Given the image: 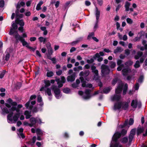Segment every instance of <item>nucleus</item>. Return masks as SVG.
I'll return each mask as SVG.
<instances>
[{"mask_svg": "<svg viewBox=\"0 0 147 147\" xmlns=\"http://www.w3.org/2000/svg\"><path fill=\"white\" fill-rule=\"evenodd\" d=\"M48 50L49 54H52V53L53 50L52 48L48 49Z\"/></svg>", "mask_w": 147, "mask_h": 147, "instance_id": "nucleus-61", "label": "nucleus"}, {"mask_svg": "<svg viewBox=\"0 0 147 147\" xmlns=\"http://www.w3.org/2000/svg\"><path fill=\"white\" fill-rule=\"evenodd\" d=\"M101 72L103 75L109 74L110 73V69L108 66L107 65L102 64L101 66Z\"/></svg>", "mask_w": 147, "mask_h": 147, "instance_id": "nucleus-11", "label": "nucleus"}, {"mask_svg": "<svg viewBox=\"0 0 147 147\" xmlns=\"http://www.w3.org/2000/svg\"><path fill=\"white\" fill-rule=\"evenodd\" d=\"M94 35V33L93 32H92L90 33L88 35L87 37V39L88 40L90 39L91 37Z\"/></svg>", "mask_w": 147, "mask_h": 147, "instance_id": "nucleus-44", "label": "nucleus"}, {"mask_svg": "<svg viewBox=\"0 0 147 147\" xmlns=\"http://www.w3.org/2000/svg\"><path fill=\"white\" fill-rule=\"evenodd\" d=\"M125 54L127 55H128L130 54V51L128 49L125 50Z\"/></svg>", "mask_w": 147, "mask_h": 147, "instance_id": "nucleus-57", "label": "nucleus"}, {"mask_svg": "<svg viewBox=\"0 0 147 147\" xmlns=\"http://www.w3.org/2000/svg\"><path fill=\"white\" fill-rule=\"evenodd\" d=\"M49 59L52 61L53 63H56V59L55 58H52Z\"/></svg>", "mask_w": 147, "mask_h": 147, "instance_id": "nucleus-60", "label": "nucleus"}, {"mask_svg": "<svg viewBox=\"0 0 147 147\" xmlns=\"http://www.w3.org/2000/svg\"><path fill=\"white\" fill-rule=\"evenodd\" d=\"M135 132L136 130L135 129H132L131 130L130 134L129 136V143L131 142L135 134Z\"/></svg>", "mask_w": 147, "mask_h": 147, "instance_id": "nucleus-19", "label": "nucleus"}, {"mask_svg": "<svg viewBox=\"0 0 147 147\" xmlns=\"http://www.w3.org/2000/svg\"><path fill=\"white\" fill-rule=\"evenodd\" d=\"M140 66V65L139 61L138 60L137 61L134 65V67L135 68H137L139 67Z\"/></svg>", "mask_w": 147, "mask_h": 147, "instance_id": "nucleus-41", "label": "nucleus"}, {"mask_svg": "<svg viewBox=\"0 0 147 147\" xmlns=\"http://www.w3.org/2000/svg\"><path fill=\"white\" fill-rule=\"evenodd\" d=\"M14 37L16 40H19L22 43L23 46H25L26 47L29 49H31L32 48L30 46L29 44L25 41L24 39L21 36L18 34L16 32L14 34Z\"/></svg>", "mask_w": 147, "mask_h": 147, "instance_id": "nucleus-7", "label": "nucleus"}, {"mask_svg": "<svg viewBox=\"0 0 147 147\" xmlns=\"http://www.w3.org/2000/svg\"><path fill=\"white\" fill-rule=\"evenodd\" d=\"M30 127L34 126L37 122L39 123L40 124H41L42 123H44V122H42L40 118L38 117L36 118L32 117L30 118Z\"/></svg>", "mask_w": 147, "mask_h": 147, "instance_id": "nucleus-10", "label": "nucleus"}, {"mask_svg": "<svg viewBox=\"0 0 147 147\" xmlns=\"http://www.w3.org/2000/svg\"><path fill=\"white\" fill-rule=\"evenodd\" d=\"M62 73V71L61 70H59L58 71H56V73L57 75L58 76L61 75Z\"/></svg>", "mask_w": 147, "mask_h": 147, "instance_id": "nucleus-53", "label": "nucleus"}, {"mask_svg": "<svg viewBox=\"0 0 147 147\" xmlns=\"http://www.w3.org/2000/svg\"><path fill=\"white\" fill-rule=\"evenodd\" d=\"M55 81L57 82V84L58 85V88H59L63 86V84L65 82V79L64 77L62 76L61 78V80L60 81V79L59 78L56 79Z\"/></svg>", "mask_w": 147, "mask_h": 147, "instance_id": "nucleus-14", "label": "nucleus"}, {"mask_svg": "<svg viewBox=\"0 0 147 147\" xmlns=\"http://www.w3.org/2000/svg\"><path fill=\"white\" fill-rule=\"evenodd\" d=\"M126 21L127 23L130 24H132L133 22L132 20L129 18H127V19Z\"/></svg>", "mask_w": 147, "mask_h": 147, "instance_id": "nucleus-42", "label": "nucleus"}, {"mask_svg": "<svg viewBox=\"0 0 147 147\" xmlns=\"http://www.w3.org/2000/svg\"><path fill=\"white\" fill-rule=\"evenodd\" d=\"M17 23L19 24L21 26H23L24 25V22L22 20H18L17 19L16 20Z\"/></svg>", "mask_w": 147, "mask_h": 147, "instance_id": "nucleus-32", "label": "nucleus"}, {"mask_svg": "<svg viewBox=\"0 0 147 147\" xmlns=\"http://www.w3.org/2000/svg\"><path fill=\"white\" fill-rule=\"evenodd\" d=\"M121 5L119 4H118L117 6L116 9V11L117 12L119 9L121 7Z\"/></svg>", "mask_w": 147, "mask_h": 147, "instance_id": "nucleus-54", "label": "nucleus"}, {"mask_svg": "<svg viewBox=\"0 0 147 147\" xmlns=\"http://www.w3.org/2000/svg\"><path fill=\"white\" fill-rule=\"evenodd\" d=\"M76 48L74 47H72L71 48V49H70V52H72L76 51Z\"/></svg>", "mask_w": 147, "mask_h": 147, "instance_id": "nucleus-62", "label": "nucleus"}, {"mask_svg": "<svg viewBox=\"0 0 147 147\" xmlns=\"http://www.w3.org/2000/svg\"><path fill=\"white\" fill-rule=\"evenodd\" d=\"M36 97V96L35 95H32L30 96V100L25 104V107L27 109L30 110L32 109L33 105L36 104V101H33L30 102V100L35 99Z\"/></svg>", "mask_w": 147, "mask_h": 147, "instance_id": "nucleus-8", "label": "nucleus"}, {"mask_svg": "<svg viewBox=\"0 0 147 147\" xmlns=\"http://www.w3.org/2000/svg\"><path fill=\"white\" fill-rule=\"evenodd\" d=\"M63 92L66 94H68L71 92L70 89L68 88H66L63 89Z\"/></svg>", "mask_w": 147, "mask_h": 147, "instance_id": "nucleus-34", "label": "nucleus"}, {"mask_svg": "<svg viewBox=\"0 0 147 147\" xmlns=\"http://www.w3.org/2000/svg\"><path fill=\"white\" fill-rule=\"evenodd\" d=\"M133 62L131 60H129L125 63L126 66H124V68L122 69V71L123 75L124 76L127 75L128 74L130 73L131 71V69L129 67V66L132 65Z\"/></svg>", "mask_w": 147, "mask_h": 147, "instance_id": "nucleus-5", "label": "nucleus"}, {"mask_svg": "<svg viewBox=\"0 0 147 147\" xmlns=\"http://www.w3.org/2000/svg\"><path fill=\"white\" fill-rule=\"evenodd\" d=\"M139 87V85L138 83H136L134 86V88L135 90H137L138 89Z\"/></svg>", "mask_w": 147, "mask_h": 147, "instance_id": "nucleus-48", "label": "nucleus"}, {"mask_svg": "<svg viewBox=\"0 0 147 147\" xmlns=\"http://www.w3.org/2000/svg\"><path fill=\"white\" fill-rule=\"evenodd\" d=\"M140 102H138L137 100H133L132 101L131 106L133 108H136L138 106V108H140L141 106Z\"/></svg>", "mask_w": 147, "mask_h": 147, "instance_id": "nucleus-12", "label": "nucleus"}, {"mask_svg": "<svg viewBox=\"0 0 147 147\" xmlns=\"http://www.w3.org/2000/svg\"><path fill=\"white\" fill-rule=\"evenodd\" d=\"M128 88V85L127 84H125L124 86V88L123 91V94H125Z\"/></svg>", "mask_w": 147, "mask_h": 147, "instance_id": "nucleus-37", "label": "nucleus"}, {"mask_svg": "<svg viewBox=\"0 0 147 147\" xmlns=\"http://www.w3.org/2000/svg\"><path fill=\"white\" fill-rule=\"evenodd\" d=\"M85 5L86 6H89L91 5V3L88 1L86 0L85 2Z\"/></svg>", "mask_w": 147, "mask_h": 147, "instance_id": "nucleus-49", "label": "nucleus"}, {"mask_svg": "<svg viewBox=\"0 0 147 147\" xmlns=\"http://www.w3.org/2000/svg\"><path fill=\"white\" fill-rule=\"evenodd\" d=\"M89 73L90 71L88 70H85L84 71H82L80 73L79 75L80 76V79L82 83V86L83 87L91 88L92 86V85L91 84H86V82L84 81V78H85L88 76Z\"/></svg>", "mask_w": 147, "mask_h": 147, "instance_id": "nucleus-4", "label": "nucleus"}, {"mask_svg": "<svg viewBox=\"0 0 147 147\" xmlns=\"http://www.w3.org/2000/svg\"><path fill=\"white\" fill-rule=\"evenodd\" d=\"M128 141V139L126 137H124L121 140V142L123 144L126 143Z\"/></svg>", "mask_w": 147, "mask_h": 147, "instance_id": "nucleus-38", "label": "nucleus"}, {"mask_svg": "<svg viewBox=\"0 0 147 147\" xmlns=\"http://www.w3.org/2000/svg\"><path fill=\"white\" fill-rule=\"evenodd\" d=\"M42 110V107H40V108H37L36 107L32 109V111L34 112H37L38 111H41Z\"/></svg>", "mask_w": 147, "mask_h": 147, "instance_id": "nucleus-36", "label": "nucleus"}, {"mask_svg": "<svg viewBox=\"0 0 147 147\" xmlns=\"http://www.w3.org/2000/svg\"><path fill=\"white\" fill-rule=\"evenodd\" d=\"M91 69L92 72L95 74V75L94 76V79L96 80H98V71L96 69V67L94 65L92 66H91Z\"/></svg>", "mask_w": 147, "mask_h": 147, "instance_id": "nucleus-15", "label": "nucleus"}, {"mask_svg": "<svg viewBox=\"0 0 147 147\" xmlns=\"http://www.w3.org/2000/svg\"><path fill=\"white\" fill-rule=\"evenodd\" d=\"M142 44L144 46L145 49H147V45L146 44V40H144L142 42Z\"/></svg>", "mask_w": 147, "mask_h": 147, "instance_id": "nucleus-46", "label": "nucleus"}, {"mask_svg": "<svg viewBox=\"0 0 147 147\" xmlns=\"http://www.w3.org/2000/svg\"><path fill=\"white\" fill-rule=\"evenodd\" d=\"M144 80V76L143 75L141 76L138 80V82L140 83H141Z\"/></svg>", "mask_w": 147, "mask_h": 147, "instance_id": "nucleus-40", "label": "nucleus"}, {"mask_svg": "<svg viewBox=\"0 0 147 147\" xmlns=\"http://www.w3.org/2000/svg\"><path fill=\"white\" fill-rule=\"evenodd\" d=\"M128 107V104L126 102H117L114 104L113 109L116 111L121 108L126 110Z\"/></svg>", "mask_w": 147, "mask_h": 147, "instance_id": "nucleus-6", "label": "nucleus"}, {"mask_svg": "<svg viewBox=\"0 0 147 147\" xmlns=\"http://www.w3.org/2000/svg\"><path fill=\"white\" fill-rule=\"evenodd\" d=\"M123 51V49L121 47H118L114 50V53H118L121 52Z\"/></svg>", "mask_w": 147, "mask_h": 147, "instance_id": "nucleus-27", "label": "nucleus"}, {"mask_svg": "<svg viewBox=\"0 0 147 147\" xmlns=\"http://www.w3.org/2000/svg\"><path fill=\"white\" fill-rule=\"evenodd\" d=\"M130 3L128 1H126L125 3L124 7L125 8V11H128L129 10V7L130 5Z\"/></svg>", "mask_w": 147, "mask_h": 147, "instance_id": "nucleus-25", "label": "nucleus"}, {"mask_svg": "<svg viewBox=\"0 0 147 147\" xmlns=\"http://www.w3.org/2000/svg\"><path fill=\"white\" fill-rule=\"evenodd\" d=\"M51 89L53 91L55 96L57 99H59L61 97L62 95L60 94V90L57 86H52L51 87Z\"/></svg>", "mask_w": 147, "mask_h": 147, "instance_id": "nucleus-9", "label": "nucleus"}, {"mask_svg": "<svg viewBox=\"0 0 147 147\" xmlns=\"http://www.w3.org/2000/svg\"><path fill=\"white\" fill-rule=\"evenodd\" d=\"M23 26H21L20 27L18 28V30H19L21 32H23Z\"/></svg>", "mask_w": 147, "mask_h": 147, "instance_id": "nucleus-63", "label": "nucleus"}, {"mask_svg": "<svg viewBox=\"0 0 147 147\" xmlns=\"http://www.w3.org/2000/svg\"><path fill=\"white\" fill-rule=\"evenodd\" d=\"M38 40L40 42H43L45 43L46 41V38H44L42 37H40L38 38Z\"/></svg>", "mask_w": 147, "mask_h": 147, "instance_id": "nucleus-31", "label": "nucleus"}, {"mask_svg": "<svg viewBox=\"0 0 147 147\" xmlns=\"http://www.w3.org/2000/svg\"><path fill=\"white\" fill-rule=\"evenodd\" d=\"M99 21V20H96V21L95 24L94 26V29L96 30L98 28V23Z\"/></svg>", "mask_w": 147, "mask_h": 147, "instance_id": "nucleus-45", "label": "nucleus"}, {"mask_svg": "<svg viewBox=\"0 0 147 147\" xmlns=\"http://www.w3.org/2000/svg\"><path fill=\"white\" fill-rule=\"evenodd\" d=\"M94 61V60L93 58H91L90 59H87V62L88 63H92Z\"/></svg>", "mask_w": 147, "mask_h": 147, "instance_id": "nucleus-47", "label": "nucleus"}, {"mask_svg": "<svg viewBox=\"0 0 147 147\" xmlns=\"http://www.w3.org/2000/svg\"><path fill=\"white\" fill-rule=\"evenodd\" d=\"M5 71H3V72H2L0 74V78H2L4 76L5 74Z\"/></svg>", "mask_w": 147, "mask_h": 147, "instance_id": "nucleus-55", "label": "nucleus"}, {"mask_svg": "<svg viewBox=\"0 0 147 147\" xmlns=\"http://www.w3.org/2000/svg\"><path fill=\"white\" fill-rule=\"evenodd\" d=\"M10 55L8 53H7L6 55L5 60L6 61H8L10 57Z\"/></svg>", "mask_w": 147, "mask_h": 147, "instance_id": "nucleus-52", "label": "nucleus"}, {"mask_svg": "<svg viewBox=\"0 0 147 147\" xmlns=\"http://www.w3.org/2000/svg\"><path fill=\"white\" fill-rule=\"evenodd\" d=\"M144 130V129L143 127H138L137 128V134L138 135L142 133Z\"/></svg>", "mask_w": 147, "mask_h": 147, "instance_id": "nucleus-28", "label": "nucleus"}, {"mask_svg": "<svg viewBox=\"0 0 147 147\" xmlns=\"http://www.w3.org/2000/svg\"><path fill=\"white\" fill-rule=\"evenodd\" d=\"M123 84L121 82L118 85L117 88L116 89L115 94L111 97V99L112 101H119L121 99V95L123 86Z\"/></svg>", "mask_w": 147, "mask_h": 147, "instance_id": "nucleus-3", "label": "nucleus"}, {"mask_svg": "<svg viewBox=\"0 0 147 147\" xmlns=\"http://www.w3.org/2000/svg\"><path fill=\"white\" fill-rule=\"evenodd\" d=\"M90 65L88 64H87L85 65V66L84 67V69H88L90 68Z\"/></svg>", "mask_w": 147, "mask_h": 147, "instance_id": "nucleus-56", "label": "nucleus"}, {"mask_svg": "<svg viewBox=\"0 0 147 147\" xmlns=\"http://www.w3.org/2000/svg\"><path fill=\"white\" fill-rule=\"evenodd\" d=\"M5 104L7 108L4 107L3 106H0L3 114L9 113L7 116L8 122L10 123H15L20 115L19 109H16L17 103L13 102L11 99L9 98Z\"/></svg>", "mask_w": 147, "mask_h": 147, "instance_id": "nucleus-1", "label": "nucleus"}, {"mask_svg": "<svg viewBox=\"0 0 147 147\" xmlns=\"http://www.w3.org/2000/svg\"><path fill=\"white\" fill-rule=\"evenodd\" d=\"M12 26L13 29H11L9 32V34L10 35L13 34V36H14V34H15L16 32H17L15 30L17 28L18 26L14 22L12 24Z\"/></svg>", "mask_w": 147, "mask_h": 147, "instance_id": "nucleus-17", "label": "nucleus"}, {"mask_svg": "<svg viewBox=\"0 0 147 147\" xmlns=\"http://www.w3.org/2000/svg\"><path fill=\"white\" fill-rule=\"evenodd\" d=\"M126 133L127 131L124 129L122 130L121 133L119 132H116L112 137L110 147H122L121 145L119 144V143L117 142V141L120 137L121 134L124 135Z\"/></svg>", "mask_w": 147, "mask_h": 147, "instance_id": "nucleus-2", "label": "nucleus"}, {"mask_svg": "<svg viewBox=\"0 0 147 147\" xmlns=\"http://www.w3.org/2000/svg\"><path fill=\"white\" fill-rule=\"evenodd\" d=\"M111 88L110 87H107L105 88L103 90V93L105 94H107L110 91Z\"/></svg>", "mask_w": 147, "mask_h": 147, "instance_id": "nucleus-35", "label": "nucleus"}, {"mask_svg": "<svg viewBox=\"0 0 147 147\" xmlns=\"http://www.w3.org/2000/svg\"><path fill=\"white\" fill-rule=\"evenodd\" d=\"M37 102L38 106H40V107H42L43 105V102L42 101V97L40 95H39L38 96Z\"/></svg>", "mask_w": 147, "mask_h": 147, "instance_id": "nucleus-22", "label": "nucleus"}, {"mask_svg": "<svg viewBox=\"0 0 147 147\" xmlns=\"http://www.w3.org/2000/svg\"><path fill=\"white\" fill-rule=\"evenodd\" d=\"M44 90L45 91L46 94H47L49 96L48 98L49 100H51L52 99V94L51 93V89L49 88H47L45 89Z\"/></svg>", "mask_w": 147, "mask_h": 147, "instance_id": "nucleus-20", "label": "nucleus"}, {"mask_svg": "<svg viewBox=\"0 0 147 147\" xmlns=\"http://www.w3.org/2000/svg\"><path fill=\"white\" fill-rule=\"evenodd\" d=\"M122 40H123L125 41L127 40V36L126 35H124L123 37Z\"/></svg>", "mask_w": 147, "mask_h": 147, "instance_id": "nucleus-59", "label": "nucleus"}, {"mask_svg": "<svg viewBox=\"0 0 147 147\" xmlns=\"http://www.w3.org/2000/svg\"><path fill=\"white\" fill-rule=\"evenodd\" d=\"M75 73L72 74L70 76L67 77V80L68 81L72 82L75 80Z\"/></svg>", "mask_w": 147, "mask_h": 147, "instance_id": "nucleus-23", "label": "nucleus"}, {"mask_svg": "<svg viewBox=\"0 0 147 147\" xmlns=\"http://www.w3.org/2000/svg\"><path fill=\"white\" fill-rule=\"evenodd\" d=\"M36 40V38L35 37H31L30 39V40L31 41H34Z\"/></svg>", "mask_w": 147, "mask_h": 147, "instance_id": "nucleus-58", "label": "nucleus"}, {"mask_svg": "<svg viewBox=\"0 0 147 147\" xmlns=\"http://www.w3.org/2000/svg\"><path fill=\"white\" fill-rule=\"evenodd\" d=\"M4 2L3 0H2L0 1V7H3L4 5Z\"/></svg>", "mask_w": 147, "mask_h": 147, "instance_id": "nucleus-51", "label": "nucleus"}, {"mask_svg": "<svg viewBox=\"0 0 147 147\" xmlns=\"http://www.w3.org/2000/svg\"><path fill=\"white\" fill-rule=\"evenodd\" d=\"M45 84L44 86L42 87L40 89V91H44L45 89L47 88V87H49L50 85V82L49 80H45L44 82Z\"/></svg>", "mask_w": 147, "mask_h": 147, "instance_id": "nucleus-21", "label": "nucleus"}, {"mask_svg": "<svg viewBox=\"0 0 147 147\" xmlns=\"http://www.w3.org/2000/svg\"><path fill=\"white\" fill-rule=\"evenodd\" d=\"M123 61L122 60L119 59L117 60V64L119 66L117 68V69L118 71H121L122 70V68H124V65L123 64H122Z\"/></svg>", "mask_w": 147, "mask_h": 147, "instance_id": "nucleus-16", "label": "nucleus"}, {"mask_svg": "<svg viewBox=\"0 0 147 147\" xmlns=\"http://www.w3.org/2000/svg\"><path fill=\"white\" fill-rule=\"evenodd\" d=\"M53 73L52 71H49L47 74V76L48 77H51L53 76Z\"/></svg>", "mask_w": 147, "mask_h": 147, "instance_id": "nucleus-39", "label": "nucleus"}, {"mask_svg": "<svg viewBox=\"0 0 147 147\" xmlns=\"http://www.w3.org/2000/svg\"><path fill=\"white\" fill-rule=\"evenodd\" d=\"M134 122V121L132 118H130L129 120V124L130 125H132Z\"/></svg>", "mask_w": 147, "mask_h": 147, "instance_id": "nucleus-50", "label": "nucleus"}, {"mask_svg": "<svg viewBox=\"0 0 147 147\" xmlns=\"http://www.w3.org/2000/svg\"><path fill=\"white\" fill-rule=\"evenodd\" d=\"M93 3L95 7V15L96 20H99L100 14V11L98 10L96 6V3L94 0H93Z\"/></svg>", "mask_w": 147, "mask_h": 147, "instance_id": "nucleus-13", "label": "nucleus"}, {"mask_svg": "<svg viewBox=\"0 0 147 147\" xmlns=\"http://www.w3.org/2000/svg\"><path fill=\"white\" fill-rule=\"evenodd\" d=\"M91 90L89 89H86L85 92V94L83 96V98L85 99H89L91 97L90 95V92Z\"/></svg>", "mask_w": 147, "mask_h": 147, "instance_id": "nucleus-18", "label": "nucleus"}, {"mask_svg": "<svg viewBox=\"0 0 147 147\" xmlns=\"http://www.w3.org/2000/svg\"><path fill=\"white\" fill-rule=\"evenodd\" d=\"M128 123V120H126L123 125H120L119 127V128H122L127 125Z\"/></svg>", "mask_w": 147, "mask_h": 147, "instance_id": "nucleus-33", "label": "nucleus"}, {"mask_svg": "<svg viewBox=\"0 0 147 147\" xmlns=\"http://www.w3.org/2000/svg\"><path fill=\"white\" fill-rule=\"evenodd\" d=\"M36 133L37 136H42L43 134L42 131L39 128L36 129Z\"/></svg>", "mask_w": 147, "mask_h": 147, "instance_id": "nucleus-30", "label": "nucleus"}, {"mask_svg": "<svg viewBox=\"0 0 147 147\" xmlns=\"http://www.w3.org/2000/svg\"><path fill=\"white\" fill-rule=\"evenodd\" d=\"M110 63V67L111 68H114L116 66V63L115 62L111 61Z\"/></svg>", "mask_w": 147, "mask_h": 147, "instance_id": "nucleus-43", "label": "nucleus"}, {"mask_svg": "<svg viewBox=\"0 0 147 147\" xmlns=\"http://www.w3.org/2000/svg\"><path fill=\"white\" fill-rule=\"evenodd\" d=\"M143 55L142 52L138 51L137 52V54L135 56L134 58L136 59H138L140 57H142Z\"/></svg>", "mask_w": 147, "mask_h": 147, "instance_id": "nucleus-26", "label": "nucleus"}, {"mask_svg": "<svg viewBox=\"0 0 147 147\" xmlns=\"http://www.w3.org/2000/svg\"><path fill=\"white\" fill-rule=\"evenodd\" d=\"M83 39V38L82 37H80L79 38L75 41L72 42L71 43V45L73 46L74 45H76L79 42L82 41Z\"/></svg>", "mask_w": 147, "mask_h": 147, "instance_id": "nucleus-24", "label": "nucleus"}, {"mask_svg": "<svg viewBox=\"0 0 147 147\" xmlns=\"http://www.w3.org/2000/svg\"><path fill=\"white\" fill-rule=\"evenodd\" d=\"M24 115L26 116V119H29L31 116V115H30V113L28 111H25Z\"/></svg>", "mask_w": 147, "mask_h": 147, "instance_id": "nucleus-29", "label": "nucleus"}, {"mask_svg": "<svg viewBox=\"0 0 147 147\" xmlns=\"http://www.w3.org/2000/svg\"><path fill=\"white\" fill-rule=\"evenodd\" d=\"M59 1H57L55 4V5L56 8H57L59 5Z\"/></svg>", "mask_w": 147, "mask_h": 147, "instance_id": "nucleus-64", "label": "nucleus"}]
</instances>
